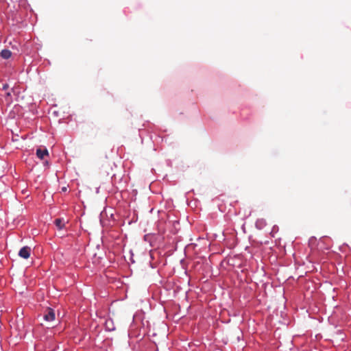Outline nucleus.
I'll use <instances>...</instances> for the list:
<instances>
[{
    "mask_svg": "<svg viewBox=\"0 0 351 351\" xmlns=\"http://www.w3.org/2000/svg\"><path fill=\"white\" fill-rule=\"evenodd\" d=\"M106 328L109 331L115 330V326L112 319H108L105 322Z\"/></svg>",
    "mask_w": 351,
    "mask_h": 351,
    "instance_id": "nucleus-4",
    "label": "nucleus"
},
{
    "mask_svg": "<svg viewBox=\"0 0 351 351\" xmlns=\"http://www.w3.org/2000/svg\"><path fill=\"white\" fill-rule=\"evenodd\" d=\"M49 155L48 150L46 147H39L36 149V156L41 160H43L45 156Z\"/></svg>",
    "mask_w": 351,
    "mask_h": 351,
    "instance_id": "nucleus-3",
    "label": "nucleus"
},
{
    "mask_svg": "<svg viewBox=\"0 0 351 351\" xmlns=\"http://www.w3.org/2000/svg\"><path fill=\"white\" fill-rule=\"evenodd\" d=\"M10 97H11V93L10 92H8L6 93V95H5L6 99H8V98H10Z\"/></svg>",
    "mask_w": 351,
    "mask_h": 351,
    "instance_id": "nucleus-8",
    "label": "nucleus"
},
{
    "mask_svg": "<svg viewBox=\"0 0 351 351\" xmlns=\"http://www.w3.org/2000/svg\"><path fill=\"white\" fill-rule=\"evenodd\" d=\"M44 319L47 322L53 321L55 319L54 310L51 308H48L44 315Z\"/></svg>",
    "mask_w": 351,
    "mask_h": 351,
    "instance_id": "nucleus-2",
    "label": "nucleus"
},
{
    "mask_svg": "<svg viewBox=\"0 0 351 351\" xmlns=\"http://www.w3.org/2000/svg\"><path fill=\"white\" fill-rule=\"evenodd\" d=\"M54 223L59 230H62L65 227V221L61 218L56 219Z\"/></svg>",
    "mask_w": 351,
    "mask_h": 351,
    "instance_id": "nucleus-5",
    "label": "nucleus"
},
{
    "mask_svg": "<svg viewBox=\"0 0 351 351\" xmlns=\"http://www.w3.org/2000/svg\"><path fill=\"white\" fill-rule=\"evenodd\" d=\"M8 88L9 85L8 84H4L2 87L3 90H7Z\"/></svg>",
    "mask_w": 351,
    "mask_h": 351,
    "instance_id": "nucleus-7",
    "label": "nucleus"
},
{
    "mask_svg": "<svg viewBox=\"0 0 351 351\" xmlns=\"http://www.w3.org/2000/svg\"><path fill=\"white\" fill-rule=\"evenodd\" d=\"M11 56H12V52L8 49H3L1 52V56L3 59H8L11 57Z\"/></svg>",
    "mask_w": 351,
    "mask_h": 351,
    "instance_id": "nucleus-6",
    "label": "nucleus"
},
{
    "mask_svg": "<svg viewBox=\"0 0 351 351\" xmlns=\"http://www.w3.org/2000/svg\"><path fill=\"white\" fill-rule=\"evenodd\" d=\"M31 247L29 246L23 247L19 252V256L23 258L27 259L30 256Z\"/></svg>",
    "mask_w": 351,
    "mask_h": 351,
    "instance_id": "nucleus-1",
    "label": "nucleus"
}]
</instances>
